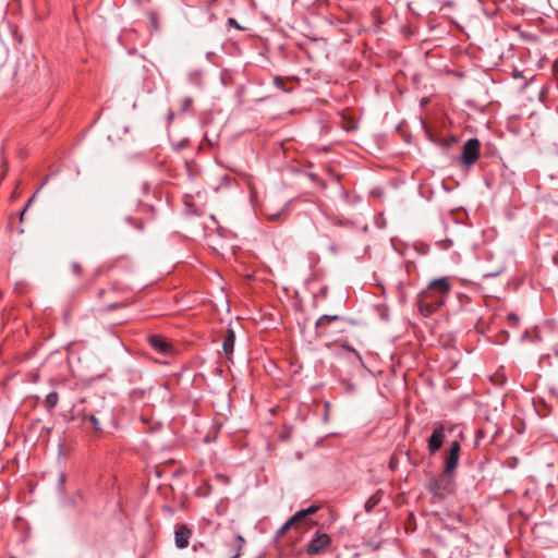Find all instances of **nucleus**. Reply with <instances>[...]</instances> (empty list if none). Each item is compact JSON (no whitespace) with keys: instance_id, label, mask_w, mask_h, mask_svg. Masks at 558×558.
<instances>
[{"instance_id":"nucleus-1","label":"nucleus","mask_w":558,"mask_h":558,"mask_svg":"<svg viewBox=\"0 0 558 558\" xmlns=\"http://www.w3.org/2000/svg\"><path fill=\"white\" fill-rule=\"evenodd\" d=\"M451 290L447 278L433 280L418 295V310L424 316H429L445 302Z\"/></svg>"},{"instance_id":"nucleus-2","label":"nucleus","mask_w":558,"mask_h":558,"mask_svg":"<svg viewBox=\"0 0 558 558\" xmlns=\"http://www.w3.org/2000/svg\"><path fill=\"white\" fill-rule=\"evenodd\" d=\"M480 146V141L476 138H471L464 144L462 151V162L464 165H473L478 159Z\"/></svg>"},{"instance_id":"nucleus-3","label":"nucleus","mask_w":558,"mask_h":558,"mask_svg":"<svg viewBox=\"0 0 558 558\" xmlns=\"http://www.w3.org/2000/svg\"><path fill=\"white\" fill-rule=\"evenodd\" d=\"M460 457V444L458 441H452L450 444L449 452L445 459V470L444 475H450L457 468Z\"/></svg>"},{"instance_id":"nucleus-4","label":"nucleus","mask_w":558,"mask_h":558,"mask_svg":"<svg viewBox=\"0 0 558 558\" xmlns=\"http://www.w3.org/2000/svg\"><path fill=\"white\" fill-rule=\"evenodd\" d=\"M318 510L317 506H311L306 509L298 511L293 517H291L281 527L280 533H284L287 530L296 526L299 523L303 522L310 515L314 514Z\"/></svg>"},{"instance_id":"nucleus-5","label":"nucleus","mask_w":558,"mask_h":558,"mask_svg":"<svg viewBox=\"0 0 558 558\" xmlns=\"http://www.w3.org/2000/svg\"><path fill=\"white\" fill-rule=\"evenodd\" d=\"M445 438H446L445 426L444 425L437 426L428 439L429 452L430 453L437 452L441 448Z\"/></svg>"},{"instance_id":"nucleus-6","label":"nucleus","mask_w":558,"mask_h":558,"mask_svg":"<svg viewBox=\"0 0 558 558\" xmlns=\"http://www.w3.org/2000/svg\"><path fill=\"white\" fill-rule=\"evenodd\" d=\"M329 536L327 534H319L316 538L312 539L307 546V554L316 555L323 551L329 544Z\"/></svg>"},{"instance_id":"nucleus-7","label":"nucleus","mask_w":558,"mask_h":558,"mask_svg":"<svg viewBox=\"0 0 558 558\" xmlns=\"http://www.w3.org/2000/svg\"><path fill=\"white\" fill-rule=\"evenodd\" d=\"M191 537V531L185 525H180L177 527L174 533L175 545L179 548H185L189 545V539Z\"/></svg>"},{"instance_id":"nucleus-8","label":"nucleus","mask_w":558,"mask_h":558,"mask_svg":"<svg viewBox=\"0 0 558 558\" xmlns=\"http://www.w3.org/2000/svg\"><path fill=\"white\" fill-rule=\"evenodd\" d=\"M235 333L232 329H228L223 339L222 350L228 360H231V354L234 349Z\"/></svg>"},{"instance_id":"nucleus-9","label":"nucleus","mask_w":558,"mask_h":558,"mask_svg":"<svg viewBox=\"0 0 558 558\" xmlns=\"http://www.w3.org/2000/svg\"><path fill=\"white\" fill-rule=\"evenodd\" d=\"M149 343L158 352L169 353L171 351V344L159 336L149 337Z\"/></svg>"},{"instance_id":"nucleus-10","label":"nucleus","mask_w":558,"mask_h":558,"mask_svg":"<svg viewBox=\"0 0 558 558\" xmlns=\"http://www.w3.org/2000/svg\"><path fill=\"white\" fill-rule=\"evenodd\" d=\"M232 541L234 542V548L231 549L227 555H229L231 558H238L240 556L241 548L245 543V539L241 535H232Z\"/></svg>"},{"instance_id":"nucleus-11","label":"nucleus","mask_w":558,"mask_h":558,"mask_svg":"<svg viewBox=\"0 0 558 558\" xmlns=\"http://www.w3.org/2000/svg\"><path fill=\"white\" fill-rule=\"evenodd\" d=\"M58 393L57 392H50L46 399H45V405L48 410H51L52 408H54L58 403Z\"/></svg>"},{"instance_id":"nucleus-12","label":"nucleus","mask_w":558,"mask_h":558,"mask_svg":"<svg viewBox=\"0 0 558 558\" xmlns=\"http://www.w3.org/2000/svg\"><path fill=\"white\" fill-rule=\"evenodd\" d=\"M338 318L339 317L337 315H324L316 322V327H324Z\"/></svg>"},{"instance_id":"nucleus-13","label":"nucleus","mask_w":558,"mask_h":558,"mask_svg":"<svg viewBox=\"0 0 558 558\" xmlns=\"http://www.w3.org/2000/svg\"><path fill=\"white\" fill-rule=\"evenodd\" d=\"M379 502V497L377 495H373L369 497L365 504L366 511H369L372 508H374Z\"/></svg>"},{"instance_id":"nucleus-14","label":"nucleus","mask_w":558,"mask_h":558,"mask_svg":"<svg viewBox=\"0 0 558 558\" xmlns=\"http://www.w3.org/2000/svg\"><path fill=\"white\" fill-rule=\"evenodd\" d=\"M89 422L93 426V428L96 430V432H99L100 430V426H99V421L98 418L95 416V415H90L89 416Z\"/></svg>"},{"instance_id":"nucleus-15","label":"nucleus","mask_w":558,"mask_h":558,"mask_svg":"<svg viewBox=\"0 0 558 558\" xmlns=\"http://www.w3.org/2000/svg\"><path fill=\"white\" fill-rule=\"evenodd\" d=\"M507 318H508V322L510 324H515L518 322V319H519L518 316L515 314H512V313L509 314Z\"/></svg>"},{"instance_id":"nucleus-16","label":"nucleus","mask_w":558,"mask_h":558,"mask_svg":"<svg viewBox=\"0 0 558 558\" xmlns=\"http://www.w3.org/2000/svg\"><path fill=\"white\" fill-rule=\"evenodd\" d=\"M191 102H192V99L191 98H185L183 100V110H187L189 107L191 106Z\"/></svg>"},{"instance_id":"nucleus-17","label":"nucleus","mask_w":558,"mask_h":558,"mask_svg":"<svg viewBox=\"0 0 558 558\" xmlns=\"http://www.w3.org/2000/svg\"><path fill=\"white\" fill-rule=\"evenodd\" d=\"M275 83L278 87L283 88V81L280 77H277Z\"/></svg>"},{"instance_id":"nucleus-18","label":"nucleus","mask_w":558,"mask_h":558,"mask_svg":"<svg viewBox=\"0 0 558 558\" xmlns=\"http://www.w3.org/2000/svg\"><path fill=\"white\" fill-rule=\"evenodd\" d=\"M27 208L24 207V209L22 210V213L20 214V221L23 222L24 221V216H25V213H26Z\"/></svg>"},{"instance_id":"nucleus-19","label":"nucleus","mask_w":558,"mask_h":558,"mask_svg":"<svg viewBox=\"0 0 558 558\" xmlns=\"http://www.w3.org/2000/svg\"><path fill=\"white\" fill-rule=\"evenodd\" d=\"M279 216H280V214L267 215V218H268L269 220H275V219H276L277 217H279Z\"/></svg>"},{"instance_id":"nucleus-20","label":"nucleus","mask_w":558,"mask_h":558,"mask_svg":"<svg viewBox=\"0 0 558 558\" xmlns=\"http://www.w3.org/2000/svg\"><path fill=\"white\" fill-rule=\"evenodd\" d=\"M34 198H35V195H33V196L28 199V202H27V204H26L25 208H28V207L31 206V204H32V203H34Z\"/></svg>"},{"instance_id":"nucleus-21","label":"nucleus","mask_w":558,"mask_h":558,"mask_svg":"<svg viewBox=\"0 0 558 558\" xmlns=\"http://www.w3.org/2000/svg\"><path fill=\"white\" fill-rule=\"evenodd\" d=\"M229 22H230V24H232V25H236V22H235L233 19H230V20H229Z\"/></svg>"},{"instance_id":"nucleus-22","label":"nucleus","mask_w":558,"mask_h":558,"mask_svg":"<svg viewBox=\"0 0 558 558\" xmlns=\"http://www.w3.org/2000/svg\"><path fill=\"white\" fill-rule=\"evenodd\" d=\"M116 307H117V305H116V304H111V305L108 307V310H113V308H116Z\"/></svg>"}]
</instances>
